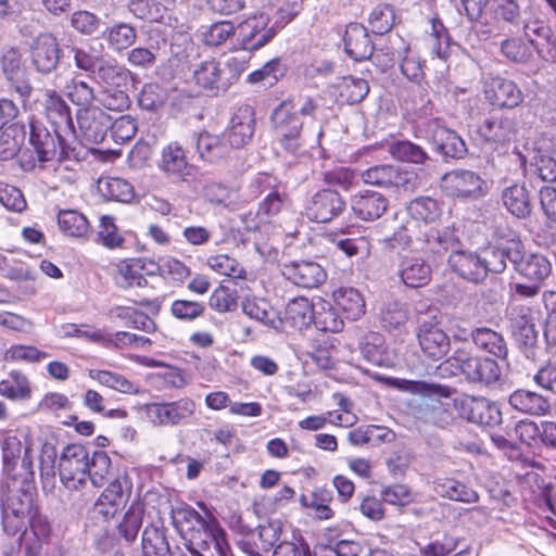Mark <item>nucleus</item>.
I'll return each instance as SVG.
<instances>
[{"label": "nucleus", "instance_id": "nucleus-1", "mask_svg": "<svg viewBox=\"0 0 556 556\" xmlns=\"http://www.w3.org/2000/svg\"><path fill=\"white\" fill-rule=\"evenodd\" d=\"M395 386L403 391L426 396L415 408V416L419 421L439 428H446L454 422L455 400L451 403L432 397L437 395L448 399L453 392L450 387L413 380H399Z\"/></svg>", "mask_w": 556, "mask_h": 556}, {"label": "nucleus", "instance_id": "nucleus-2", "mask_svg": "<svg viewBox=\"0 0 556 556\" xmlns=\"http://www.w3.org/2000/svg\"><path fill=\"white\" fill-rule=\"evenodd\" d=\"M3 530L9 535L24 533L28 526L37 536H45L48 523L38 515L35 494L29 489L9 490L1 503Z\"/></svg>", "mask_w": 556, "mask_h": 556}, {"label": "nucleus", "instance_id": "nucleus-3", "mask_svg": "<svg viewBox=\"0 0 556 556\" xmlns=\"http://www.w3.org/2000/svg\"><path fill=\"white\" fill-rule=\"evenodd\" d=\"M174 522L191 553L207 549L212 540L216 539L223 530L212 514H206L204 517L190 506L177 509Z\"/></svg>", "mask_w": 556, "mask_h": 556}, {"label": "nucleus", "instance_id": "nucleus-4", "mask_svg": "<svg viewBox=\"0 0 556 556\" xmlns=\"http://www.w3.org/2000/svg\"><path fill=\"white\" fill-rule=\"evenodd\" d=\"M29 143L40 163L70 159L74 152L58 129L51 131L38 121H31L29 124Z\"/></svg>", "mask_w": 556, "mask_h": 556}, {"label": "nucleus", "instance_id": "nucleus-5", "mask_svg": "<svg viewBox=\"0 0 556 556\" xmlns=\"http://www.w3.org/2000/svg\"><path fill=\"white\" fill-rule=\"evenodd\" d=\"M443 365L459 369L466 379L471 382L490 384L501 377L500 366L494 359L472 355L464 349L456 350Z\"/></svg>", "mask_w": 556, "mask_h": 556}, {"label": "nucleus", "instance_id": "nucleus-6", "mask_svg": "<svg viewBox=\"0 0 556 556\" xmlns=\"http://www.w3.org/2000/svg\"><path fill=\"white\" fill-rule=\"evenodd\" d=\"M361 177L367 185L394 191L413 192L420 185V178L415 172L390 164L369 167L362 172Z\"/></svg>", "mask_w": 556, "mask_h": 556}, {"label": "nucleus", "instance_id": "nucleus-7", "mask_svg": "<svg viewBox=\"0 0 556 556\" xmlns=\"http://www.w3.org/2000/svg\"><path fill=\"white\" fill-rule=\"evenodd\" d=\"M271 122L282 148L295 153L301 147V131L304 123L292 101H282L273 112Z\"/></svg>", "mask_w": 556, "mask_h": 556}, {"label": "nucleus", "instance_id": "nucleus-8", "mask_svg": "<svg viewBox=\"0 0 556 556\" xmlns=\"http://www.w3.org/2000/svg\"><path fill=\"white\" fill-rule=\"evenodd\" d=\"M89 451L81 444L67 445L59 460V473L62 483L70 490H77L87 481Z\"/></svg>", "mask_w": 556, "mask_h": 556}, {"label": "nucleus", "instance_id": "nucleus-9", "mask_svg": "<svg viewBox=\"0 0 556 556\" xmlns=\"http://www.w3.org/2000/svg\"><path fill=\"white\" fill-rule=\"evenodd\" d=\"M404 231L407 240L425 252L440 255L456 245L453 232L448 228L439 230L427 224L420 226L416 223H406Z\"/></svg>", "mask_w": 556, "mask_h": 556}, {"label": "nucleus", "instance_id": "nucleus-10", "mask_svg": "<svg viewBox=\"0 0 556 556\" xmlns=\"http://www.w3.org/2000/svg\"><path fill=\"white\" fill-rule=\"evenodd\" d=\"M29 53L35 71L42 75H49L58 68L62 50L54 35L41 33L33 39Z\"/></svg>", "mask_w": 556, "mask_h": 556}, {"label": "nucleus", "instance_id": "nucleus-11", "mask_svg": "<svg viewBox=\"0 0 556 556\" xmlns=\"http://www.w3.org/2000/svg\"><path fill=\"white\" fill-rule=\"evenodd\" d=\"M485 181L479 174L468 169H455L441 179V187L452 198L477 199L484 193Z\"/></svg>", "mask_w": 556, "mask_h": 556}, {"label": "nucleus", "instance_id": "nucleus-12", "mask_svg": "<svg viewBox=\"0 0 556 556\" xmlns=\"http://www.w3.org/2000/svg\"><path fill=\"white\" fill-rule=\"evenodd\" d=\"M149 419L159 426H177L186 422L195 412V403L188 397L174 402L151 403L146 407Z\"/></svg>", "mask_w": 556, "mask_h": 556}, {"label": "nucleus", "instance_id": "nucleus-13", "mask_svg": "<svg viewBox=\"0 0 556 556\" xmlns=\"http://www.w3.org/2000/svg\"><path fill=\"white\" fill-rule=\"evenodd\" d=\"M345 208L342 195L333 189H321L314 193L305 205L306 217L316 223H328Z\"/></svg>", "mask_w": 556, "mask_h": 556}, {"label": "nucleus", "instance_id": "nucleus-14", "mask_svg": "<svg viewBox=\"0 0 556 556\" xmlns=\"http://www.w3.org/2000/svg\"><path fill=\"white\" fill-rule=\"evenodd\" d=\"M76 121L81 138L88 143L102 142L111 126V116L99 105L79 108L76 112Z\"/></svg>", "mask_w": 556, "mask_h": 556}, {"label": "nucleus", "instance_id": "nucleus-15", "mask_svg": "<svg viewBox=\"0 0 556 556\" xmlns=\"http://www.w3.org/2000/svg\"><path fill=\"white\" fill-rule=\"evenodd\" d=\"M455 406H459L462 417L473 424L493 427L502 421L500 407L484 397L455 399Z\"/></svg>", "mask_w": 556, "mask_h": 556}, {"label": "nucleus", "instance_id": "nucleus-16", "mask_svg": "<svg viewBox=\"0 0 556 556\" xmlns=\"http://www.w3.org/2000/svg\"><path fill=\"white\" fill-rule=\"evenodd\" d=\"M416 336L424 356L430 361H440L450 351V338L438 324L421 323Z\"/></svg>", "mask_w": 556, "mask_h": 556}, {"label": "nucleus", "instance_id": "nucleus-17", "mask_svg": "<svg viewBox=\"0 0 556 556\" xmlns=\"http://www.w3.org/2000/svg\"><path fill=\"white\" fill-rule=\"evenodd\" d=\"M268 24L269 17L264 13L250 16L239 24V34L244 50H258L275 37L276 30Z\"/></svg>", "mask_w": 556, "mask_h": 556}, {"label": "nucleus", "instance_id": "nucleus-18", "mask_svg": "<svg viewBox=\"0 0 556 556\" xmlns=\"http://www.w3.org/2000/svg\"><path fill=\"white\" fill-rule=\"evenodd\" d=\"M485 99L494 106L514 109L518 106L523 94L513 80L503 77H492L484 86Z\"/></svg>", "mask_w": 556, "mask_h": 556}, {"label": "nucleus", "instance_id": "nucleus-19", "mask_svg": "<svg viewBox=\"0 0 556 556\" xmlns=\"http://www.w3.org/2000/svg\"><path fill=\"white\" fill-rule=\"evenodd\" d=\"M517 134L516 122L506 115H492L486 117L478 127L477 135L486 143L504 144L515 139Z\"/></svg>", "mask_w": 556, "mask_h": 556}, {"label": "nucleus", "instance_id": "nucleus-20", "mask_svg": "<svg viewBox=\"0 0 556 556\" xmlns=\"http://www.w3.org/2000/svg\"><path fill=\"white\" fill-rule=\"evenodd\" d=\"M193 79L200 88L211 94L226 91L229 87V79L226 78V72L215 59L201 61L195 64Z\"/></svg>", "mask_w": 556, "mask_h": 556}, {"label": "nucleus", "instance_id": "nucleus-21", "mask_svg": "<svg viewBox=\"0 0 556 556\" xmlns=\"http://www.w3.org/2000/svg\"><path fill=\"white\" fill-rule=\"evenodd\" d=\"M389 206L388 199L371 190L361 191L351 198V208L354 215L366 222L380 218Z\"/></svg>", "mask_w": 556, "mask_h": 556}, {"label": "nucleus", "instance_id": "nucleus-22", "mask_svg": "<svg viewBox=\"0 0 556 556\" xmlns=\"http://www.w3.org/2000/svg\"><path fill=\"white\" fill-rule=\"evenodd\" d=\"M427 132L437 147V150L444 156L462 159L467 154V146L454 130L439 125L437 121L428 124Z\"/></svg>", "mask_w": 556, "mask_h": 556}, {"label": "nucleus", "instance_id": "nucleus-23", "mask_svg": "<svg viewBox=\"0 0 556 556\" xmlns=\"http://www.w3.org/2000/svg\"><path fill=\"white\" fill-rule=\"evenodd\" d=\"M283 275L294 285L307 289L317 288L327 278L324 268L309 261H300L283 266Z\"/></svg>", "mask_w": 556, "mask_h": 556}, {"label": "nucleus", "instance_id": "nucleus-24", "mask_svg": "<svg viewBox=\"0 0 556 556\" xmlns=\"http://www.w3.org/2000/svg\"><path fill=\"white\" fill-rule=\"evenodd\" d=\"M431 267L420 256H404L399 264V275L402 282L409 288H421L431 280Z\"/></svg>", "mask_w": 556, "mask_h": 556}, {"label": "nucleus", "instance_id": "nucleus-25", "mask_svg": "<svg viewBox=\"0 0 556 556\" xmlns=\"http://www.w3.org/2000/svg\"><path fill=\"white\" fill-rule=\"evenodd\" d=\"M255 118L251 106L244 105L238 109L231 118V127L228 132L227 143L229 148L245 146L254 134Z\"/></svg>", "mask_w": 556, "mask_h": 556}, {"label": "nucleus", "instance_id": "nucleus-26", "mask_svg": "<svg viewBox=\"0 0 556 556\" xmlns=\"http://www.w3.org/2000/svg\"><path fill=\"white\" fill-rule=\"evenodd\" d=\"M451 268L460 277L479 282L485 278V270L482 263V256L466 251H455L448 257Z\"/></svg>", "mask_w": 556, "mask_h": 556}, {"label": "nucleus", "instance_id": "nucleus-27", "mask_svg": "<svg viewBox=\"0 0 556 556\" xmlns=\"http://www.w3.org/2000/svg\"><path fill=\"white\" fill-rule=\"evenodd\" d=\"M344 48L345 52L355 61L369 59L374 51L367 29L357 23H351L346 26Z\"/></svg>", "mask_w": 556, "mask_h": 556}, {"label": "nucleus", "instance_id": "nucleus-28", "mask_svg": "<svg viewBox=\"0 0 556 556\" xmlns=\"http://www.w3.org/2000/svg\"><path fill=\"white\" fill-rule=\"evenodd\" d=\"M532 195L525 184H514L502 191V202L517 218H527L532 213Z\"/></svg>", "mask_w": 556, "mask_h": 556}, {"label": "nucleus", "instance_id": "nucleus-29", "mask_svg": "<svg viewBox=\"0 0 556 556\" xmlns=\"http://www.w3.org/2000/svg\"><path fill=\"white\" fill-rule=\"evenodd\" d=\"M142 260L132 258L121 261L115 265L114 281L122 289L148 288V280L143 274Z\"/></svg>", "mask_w": 556, "mask_h": 556}, {"label": "nucleus", "instance_id": "nucleus-30", "mask_svg": "<svg viewBox=\"0 0 556 556\" xmlns=\"http://www.w3.org/2000/svg\"><path fill=\"white\" fill-rule=\"evenodd\" d=\"M433 484L435 493L450 501L462 502L465 504H473L479 501V494L476 490L455 478H437Z\"/></svg>", "mask_w": 556, "mask_h": 556}, {"label": "nucleus", "instance_id": "nucleus-31", "mask_svg": "<svg viewBox=\"0 0 556 556\" xmlns=\"http://www.w3.org/2000/svg\"><path fill=\"white\" fill-rule=\"evenodd\" d=\"M508 402L514 409L529 415L542 416L551 409L547 399L536 392L523 389L513 392Z\"/></svg>", "mask_w": 556, "mask_h": 556}, {"label": "nucleus", "instance_id": "nucleus-32", "mask_svg": "<svg viewBox=\"0 0 556 556\" xmlns=\"http://www.w3.org/2000/svg\"><path fill=\"white\" fill-rule=\"evenodd\" d=\"M195 144L199 156L208 163H216L230 152L229 144L223 137L208 131L197 135Z\"/></svg>", "mask_w": 556, "mask_h": 556}, {"label": "nucleus", "instance_id": "nucleus-33", "mask_svg": "<svg viewBox=\"0 0 556 556\" xmlns=\"http://www.w3.org/2000/svg\"><path fill=\"white\" fill-rule=\"evenodd\" d=\"M131 486L130 479L126 475L118 476L114 479L102 492L96 503V508L99 514L104 517L113 516V510H104L102 507L104 505H111L112 508L118 507V505L124 501V497L129 495Z\"/></svg>", "mask_w": 556, "mask_h": 556}, {"label": "nucleus", "instance_id": "nucleus-34", "mask_svg": "<svg viewBox=\"0 0 556 556\" xmlns=\"http://www.w3.org/2000/svg\"><path fill=\"white\" fill-rule=\"evenodd\" d=\"M332 296L346 319L357 320L365 314V300L357 289L343 287L336 290Z\"/></svg>", "mask_w": 556, "mask_h": 556}, {"label": "nucleus", "instance_id": "nucleus-35", "mask_svg": "<svg viewBox=\"0 0 556 556\" xmlns=\"http://www.w3.org/2000/svg\"><path fill=\"white\" fill-rule=\"evenodd\" d=\"M406 211L410 217L407 223H416L420 226L425 224H427V226L432 225L441 216L439 203L430 197H419L412 200Z\"/></svg>", "mask_w": 556, "mask_h": 556}, {"label": "nucleus", "instance_id": "nucleus-36", "mask_svg": "<svg viewBox=\"0 0 556 556\" xmlns=\"http://www.w3.org/2000/svg\"><path fill=\"white\" fill-rule=\"evenodd\" d=\"M471 339L475 345L493 356L505 359L508 353L506 341L503 336L491 328L481 327L471 331Z\"/></svg>", "mask_w": 556, "mask_h": 556}, {"label": "nucleus", "instance_id": "nucleus-37", "mask_svg": "<svg viewBox=\"0 0 556 556\" xmlns=\"http://www.w3.org/2000/svg\"><path fill=\"white\" fill-rule=\"evenodd\" d=\"M43 108L47 118L54 126L73 128L71 108L55 90L46 91Z\"/></svg>", "mask_w": 556, "mask_h": 556}, {"label": "nucleus", "instance_id": "nucleus-38", "mask_svg": "<svg viewBox=\"0 0 556 556\" xmlns=\"http://www.w3.org/2000/svg\"><path fill=\"white\" fill-rule=\"evenodd\" d=\"M167 176L182 177L188 169L185 150L177 142H172L162 150L159 164Z\"/></svg>", "mask_w": 556, "mask_h": 556}, {"label": "nucleus", "instance_id": "nucleus-39", "mask_svg": "<svg viewBox=\"0 0 556 556\" xmlns=\"http://www.w3.org/2000/svg\"><path fill=\"white\" fill-rule=\"evenodd\" d=\"M92 77L105 87H121L125 85L128 71L121 66L114 59L103 56L94 70Z\"/></svg>", "mask_w": 556, "mask_h": 556}, {"label": "nucleus", "instance_id": "nucleus-40", "mask_svg": "<svg viewBox=\"0 0 556 556\" xmlns=\"http://www.w3.org/2000/svg\"><path fill=\"white\" fill-rule=\"evenodd\" d=\"M31 389L28 378L18 370L9 372L7 379L0 381V396L11 401H22L30 397Z\"/></svg>", "mask_w": 556, "mask_h": 556}, {"label": "nucleus", "instance_id": "nucleus-41", "mask_svg": "<svg viewBox=\"0 0 556 556\" xmlns=\"http://www.w3.org/2000/svg\"><path fill=\"white\" fill-rule=\"evenodd\" d=\"M100 192L108 200L129 203L135 198V190L130 182L118 177L101 178L98 182Z\"/></svg>", "mask_w": 556, "mask_h": 556}, {"label": "nucleus", "instance_id": "nucleus-42", "mask_svg": "<svg viewBox=\"0 0 556 556\" xmlns=\"http://www.w3.org/2000/svg\"><path fill=\"white\" fill-rule=\"evenodd\" d=\"M108 46L114 51H123L131 47L137 39V30L127 23H117L104 33Z\"/></svg>", "mask_w": 556, "mask_h": 556}, {"label": "nucleus", "instance_id": "nucleus-43", "mask_svg": "<svg viewBox=\"0 0 556 556\" xmlns=\"http://www.w3.org/2000/svg\"><path fill=\"white\" fill-rule=\"evenodd\" d=\"M552 273V263L542 254L531 253L520 264L519 274L534 282H542Z\"/></svg>", "mask_w": 556, "mask_h": 556}, {"label": "nucleus", "instance_id": "nucleus-44", "mask_svg": "<svg viewBox=\"0 0 556 556\" xmlns=\"http://www.w3.org/2000/svg\"><path fill=\"white\" fill-rule=\"evenodd\" d=\"M28 71L21 49L5 47L0 53V79L5 80L14 75Z\"/></svg>", "mask_w": 556, "mask_h": 556}, {"label": "nucleus", "instance_id": "nucleus-45", "mask_svg": "<svg viewBox=\"0 0 556 556\" xmlns=\"http://www.w3.org/2000/svg\"><path fill=\"white\" fill-rule=\"evenodd\" d=\"M143 556H170L169 544L164 532L156 527H146L142 533Z\"/></svg>", "mask_w": 556, "mask_h": 556}, {"label": "nucleus", "instance_id": "nucleus-46", "mask_svg": "<svg viewBox=\"0 0 556 556\" xmlns=\"http://www.w3.org/2000/svg\"><path fill=\"white\" fill-rule=\"evenodd\" d=\"M144 514V505L140 501H135L126 510L122 522L118 525L119 534L132 542L141 528Z\"/></svg>", "mask_w": 556, "mask_h": 556}, {"label": "nucleus", "instance_id": "nucleus-47", "mask_svg": "<svg viewBox=\"0 0 556 556\" xmlns=\"http://www.w3.org/2000/svg\"><path fill=\"white\" fill-rule=\"evenodd\" d=\"M58 224L61 231L71 237H84L89 230V222L86 216L75 210L60 211Z\"/></svg>", "mask_w": 556, "mask_h": 556}, {"label": "nucleus", "instance_id": "nucleus-48", "mask_svg": "<svg viewBox=\"0 0 556 556\" xmlns=\"http://www.w3.org/2000/svg\"><path fill=\"white\" fill-rule=\"evenodd\" d=\"M87 479H90L94 486H102L112 475L111 459L106 452L94 451L89 455Z\"/></svg>", "mask_w": 556, "mask_h": 556}, {"label": "nucleus", "instance_id": "nucleus-49", "mask_svg": "<svg viewBox=\"0 0 556 556\" xmlns=\"http://www.w3.org/2000/svg\"><path fill=\"white\" fill-rule=\"evenodd\" d=\"M408 320V309L406 304L399 301L387 302L380 308V321L383 328L388 330L400 329Z\"/></svg>", "mask_w": 556, "mask_h": 556}, {"label": "nucleus", "instance_id": "nucleus-50", "mask_svg": "<svg viewBox=\"0 0 556 556\" xmlns=\"http://www.w3.org/2000/svg\"><path fill=\"white\" fill-rule=\"evenodd\" d=\"M30 76L31 74L28 70L23 74H17L2 80V85L7 88V91L11 96L17 97L24 109L28 106L29 100L35 91Z\"/></svg>", "mask_w": 556, "mask_h": 556}, {"label": "nucleus", "instance_id": "nucleus-51", "mask_svg": "<svg viewBox=\"0 0 556 556\" xmlns=\"http://www.w3.org/2000/svg\"><path fill=\"white\" fill-rule=\"evenodd\" d=\"M388 152L397 161L422 164L428 155L425 150L407 140L394 141L388 146Z\"/></svg>", "mask_w": 556, "mask_h": 556}, {"label": "nucleus", "instance_id": "nucleus-52", "mask_svg": "<svg viewBox=\"0 0 556 556\" xmlns=\"http://www.w3.org/2000/svg\"><path fill=\"white\" fill-rule=\"evenodd\" d=\"M314 305L308 299L302 296L291 300L286 307V317L299 328L308 326L314 318Z\"/></svg>", "mask_w": 556, "mask_h": 556}, {"label": "nucleus", "instance_id": "nucleus-53", "mask_svg": "<svg viewBox=\"0 0 556 556\" xmlns=\"http://www.w3.org/2000/svg\"><path fill=\"white\" fill-rule=\"evenodd\" d=\"M66 94L68 99L80 108L96 106L97 93L94 89L85 80L74 77L70 85L66 86Z\"/></svg>", "mask_w": 556, "mask_h": 556}, {"label": "nucleus", "instance_id": "nucleus-54", "mask_svg": "<svg viewBox=\"0 0 556 556\" xmlns=\"http://www.w3.org/2000/svg\"><path fill=\"white\" fill-rule=\"evenodd\" d=\"M97 103L110 111H124L130 105L127 92L119 87H103L97 96Z\"/></svg>", "mask_w": 556, "mask_h": 556}, {"label": "nucleus", "instance_id": "nucleus-55", "mask_svg": "<svg viewBox=\"0 0 556 556\" xmlns=\"http://www.w3.org/2000/svg\"><path fill=\"white\" fill-rule=\"evenodd\" d=\"M332 243L349 257H366L369 254V242L365 237H349L346 233L337 235Z\"/></svg>", "mask_w": 556, "mask_h": 556}, {"label": "nucleus", "instance_id": "nucleus-56", "mask_svg": "<svg viewBox=\"0 0 556 556\" xmlns=\"http://www.w3.org/2000/svg\"><path fill=\"white\" fill-rule=\"evenodd\" d=\"M316 328L321 331L340 332L344 327L343 319L337 311L328 303H321L319 309H315L312 320Z\"/></svg>", "mask_w": 556, "mask_h": 556}, {"label": "nucleus", "instance_id": "nucleus-57", "mask_svg": "<svg viewBox=\"0 0 556 556\" xmlns=\"http://www.w3.org/2000/svg\"><path fill=\"white\" fill-rule=\"evenodd\" d=\"M283 76L280 59L275 58L265 63L261 68L252 72L248 76L250 84H263L264 86H274L280 77Z\"/></svg>", "mask_w": 556, "mask_h": 556}, {"label": "nucleus", "instance_id": "nucleus-58", "mask_svg": "<svg viewBox=\"0 0 556 556\" xmlns=\"http://www.w3.org/2000/svg\"><path fill=\"white\" fill-rule=\"evenodd\" d=\"M395 12L390 4H378L375 7L369 15L368 23L371 31L378 35L388 33L394 24Z\"/></svg>", "mask_w": 556, "mask_h": 556}, {"label": "nucleus", "instance_id": "nucleus-59", "mask_svg": "<svg viewBox=\"0 0 556 556\" xmlns=\"http://www.w3.org/2000/svg\"><path fill=\"white\" fill-rule=\"evenodd\" d=\"M206 264L217 274L225 275L230 278H243L245 274L240 263L227 254L212 255L207 258Z\"/></svg>", "mask_w": 556, "mask_h": 556}, {"label": "nucleus", "instance_id": "nucleus-60", "mask_svg": "<svg viewBox=\"0 0 556 556\" xmlns=\"http://www.w3.org/2000/svg\"><path fill=\"white\" fill-rule=\"evenodd\" d=\"M236 28L230 21H220L210 25L203 33L206 46L218 47L235 35Z\"/></svg>", "mask_w": 556, "mask_h": 556}, {"label": "nucleus", "instance_id": "nucleus-61", "mask_svg": "<svg viewBox=\"0 0 556 556\" xmlns=\"http://www.w3.org/2000/svg\"><path fill=\"white\" fill-rule=\"evenodd\" d=\"M368 83L363 78L345 77L340 89V96L349 103L361 102L368 93Z\"/></svg>", "mask_w": 556, "mask_h": 556}, {"label": "nucleus", "instance_id": "nucleus-62", "mask_svg": "<svg viewBox=\"0 0 556 556\" xmlns=\"http://www.w3.org/2000/svg\"><path fill=\"white\" fill-rule=\"evenodd\" d=\"M501 51L513 62L527 63L532 56L530 48L520 38L511 37L502 41Z\"/></svg>", "mask_w": 556, "mask_h": 556}, {"label": "nucleus", "instance_id": "nucleus-63", "mask_svg": "<svg viewBox=\"0 0 556 556\" xmlns=\"http://www.w3.org/2000/svg\"><path fill=\"white\" fill-rule=\"evenodd\" d=\"M109 130L116 143H124L135 137L138 130L137 122L130 115H123L113 123L111 122Z\"/></svg>", "mask_w": 556, "mask_h": 556}, {"label": "nucleus", "instance_id": "nucleus-64", "mask_svg": "<svg viewBox=\"0 0 556 556\" xmlns=\"http://www.w3.org/2000/svg\"><path fill=\"white\" fill-rule=\"evenodd\" d=\"M242 311L250 318L261 321L265 325H274L275 312L269 307L268 303L261 300L247 299L242 302Z\"/></svg>", "mask_w": 556, "mask_h": 556}]
</instances>
